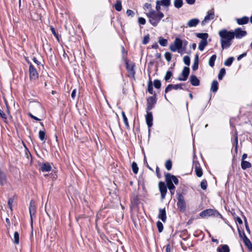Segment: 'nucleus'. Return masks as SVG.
Masks as SVG:
<instances>
[{"instance_id": "1", "label": "nucleus", "mask_w": 252, "mask_h": 252, "mask_svg": "<svg viewBox=\"0 0 252 252\" xmlns=\"http://www.w3.org/2000/svg\"><path fill=\"white\" fill-rule=\"evenodd\" d=\"M220 36V42L222 49L228 48L232 44V40L234 39L232 31L222 29L219 32Z\"/></svg>"}, {"instance_id": "2", "label": "nucleus", "mask_w": 252, "mask_h": 252, "mask_svg": "<svg viewBox=\"0 0 252 252\" xmlns=\"http://www.w3.org/2000/svg\"><path fill=\"white\" fill-rule=\"evenodd\" d=\"M147 16L149 19V22L150 24L154 27H157L164 17V14L162 12L157 13L156 11L152 10L147 13Z\"/></svg>"}, {"instance_id": "3", "label": "nucleus", "mask_w": 252, "mask_h": 252, "mask_svg": "<svg viewBox=\"0 0 252 252\" xmlns=\"http://www.w3.org/2000/svg\"><path fill=\"white\" fill-rule=\"evenodd\" d=\"M126 64V68L128 72V76L131 78L133 79H135V64L133 62H132L129 60H126V61H124Z\"/></svg>"}, {"instance_id": "4", "label": "nucleus", "mask_w": 252, "mask_h": 252, "mask_svg": "<svg viewBox=\"0 0 252 252\" xmlns=\"http://www.w3.org/2000/svg\"><path fill=\"white\" fill-rule=\"evenodd\" d=\"M183 45V40L180 38L176 37L174 43L170 45L169 49L173 52L178 50V53L182 54V52H180V50L182 49Z\"/></svg>"}, {"instance_id": "5", "label": "nucleus", "mask_w": 252, "mask_h": 252, "mask_svg": "<svg viewBox=\"0 0 252 252\" xmlns=\"http://www.w3.org/2000/svg\"><path fill=\"white\" fill-rule=\"evenodd\" d=\"M147 107L146 111H151L155 106L157 102V94L155 93L154 95L146 98Z\"/></svg>"}, {"instance_id": "6", "label": "nucleus", "mask_w": 252, "mask_h": 252, "mask_svg": "<svg viewBox=\"0 0 252 252\" xmlns=\"http://www.w3.org/2000/svg\"><path fill=\"white\" fill-rule=\"evenodd\" d=\"M177 206L178 209L182 212H184L186 210V203L184 197L182 193L177 194Z\"/></svg>"}, {"instance_id": "7", "label": "nucleus", "mask_w": 252, "mask_h": 252, "mask_svg": "<svg viewBox=\"0 0 252 252\" xmlns=\"http://www.w3.org/2000/svg\"><path fill=\"white\" fill-rule=\"evenodd\" d=\"M189 72L190 68L188 66H185L181 75L178 77V80L181 81H186L188 78Z\"/></svg>"}, {"instance_id": "8", "label": "nucleus", "mask_w": 252, "mask_h": 252, "mask_svg": "<svg viewBox=\"0 0 252 252\" xmlns=\"http://www.w3.org/2000/svg\"><path fill=\"white\" fill-rule=\"evenodd\" d=\"M29 77L31 81L36 80L39 77L36 69L33 64H31L29 66Z\"/></svg>"}, {"instance_id": "9", "label": "nucleus", "mask_w": 252, "mask_h": 252, "mask_svg": "<svg viewBox=\"0 0 252 252\" xmlns=\"http://www.w3.org/2000/svg\"><path fill=\"white\" fill-rule=\"evenodd\" d=\"M232 34L234 38L235 37L236 38L240 39L247 34L246 31L242 30L241 28H238L235 29L234 31H232Z\"/></svg>"}, {"instance_id": "10", "label": "nucleus", "mask_w": 252, "mask_h": 252, "mask_svg": "<svg viewBox=\"0 0 252 252\" xmlns=\"http://www.w3.org/2000/svg\"><path fill=\"white\" fill-rule=\"evenodd\" d=\"M159 189L161 194V199H163L165 198L167 190V185L163 182H159L158 183Z\"/></svg>"}, {"instance_id": "11", "label": "nucleus", "mask_w": 252, "mask_h": 252, "mask_svg": "<svg viewBox=\"0 0 252 252\" xmlns=\"http://www.w3.org/2000/svg\"><path fill=\"white\" fill-rule=\"evenodd\" d=\"M29 211L31 217V226H32L33 223V217H35L36 212V207L35 205L34 202L33 200H31L29 206Z\"/></svg>"}, {"instance_id": "12", "label": "nucleus", "mask_w": 252, "mask_h": 252, "mask_svg": "<svg viewBox=\"0 0 252 252\" xmlns=\"http://www.w3.org/2000/svg\"><path fill=\"white\" fill-rule=\"evenodd\" d=\"M8 182L6 174L5 172L0 169V186H5Z\"/></svg>"}, {"instance_id": "13", "label": "nucleus", "mask_w": 252, "mask_h": 252, "mask_svg": "<svg viewBox=\"0 0 252 252\" xmlns=\"http://www.w3.org/2000/svg\"><path fill=\"white\" fill-rule=\"evenodd\" d=\"M139 199L137 196H134L130 200V210H132L138 207Z\"/></svg>"}, {"instance_id": "14", "label": "nucleus", "mask_w": 252, "mask_h": 252, "mask_svg": "<svg viewBox=\"0 0 252 252\" xmlns=\"http://www.w3.org/2000/svg\"><path fill=\"white\" fill-rule=\"evenodd\" d=\"M147 114L145 116L146 124L149 128L153 126V117L152 113L149 111H146Z\"/></svg>"}, {"instance_id": "15", "label": "nucleus", "mask_w": 252, "mask_h": 252, "mask_svg": "<svg viewBox=\"0 0 252 252\" xmlns=\"http://www.w3.org/2000/svg\"><path fill=\"white\" fill-rule=\"evenodd\" d=\"M165 180L168 179L171 182L173 183H174L176 185H177L179 184V180L177 178L173 175H171L169 173H166L165 174Z\"/></svg>"}, {"instance_id": "16", "label": "nucleus", "mask_w": 252, "mask_h": 252, "mask_svg": "<svg viewBox=\"0 0 252 252\" xmlns=\"http://www.w3.org/2000/svg\"><path fill=\"white\" fill-rule=\"evenodd\" d=\"M158 218L160 219L163 222H165L166 220V213L165 208L159 209V213L158 215Z\"/></svg>"}, {"instance_id": "17", "label": "nucleus", "mask_w": 252, "mask_h": 252, "mask_svg": "<svg viewBox=\"0 0 252 252\" xmlns=\"http://www.w3.org/2000/svg\"><path fill=\"white\" fill-rule=\"evenodd\" d=\"M213 212V209H208L204 210L200 213L199 217L204 218L207 217L212 216Z\"/></svg>"}, {"instance_id": "18", "label": "nucleus", "mask_w": 252, "mask_h": 252, "mask_svg": "<svg viewBox=\"0 0 252 252\" xmlns=\"http://www.w3.org/2000/svg\"><path fill=\"white\" fill-rule=\"evenodd\" d=\"M193 164L196 176L198 177H201L202 176L203 172L202 169L198 166L199 164V162L198 161H194L193 162Z\"/></svg>"}, {"instance_id": "19", "label": "nucleus", "mask_w": 252, "mask_h": 252, "mask_svg": "<svg viewBox=\"0 0 252 252\" xmlns=\"http://www.w3.org/2000/svg\"><path fill=\"white\" fill-rule=\"evenodd\" d=\"M189 81L190 84L193 86H198L200 85L199 79L194 75L190 76Z\"/></svg>"}, {"instance_id": "20", "label": "nucleus", "mask_w": 252, "mask_h": 252, "mask_svg": "<svg viewBox=\"0 0 252 252\" xmlns=\"http://www.w3.org/2000/svg\"><path fill=\"white\" fill-rule=\"evenodd\" d=\"M217 252H230L229 246L226 244L220 245L217 249Z\"/></svg>"}, {"instance_id": "21", "label": "nucleus", "mask_w": 252, "mask_h": 252, "mask_svg": "<svg viewBox=\"0 0 252 252\" xmlns=\"http://www.w3.org/2000/svg\"><path fill=\"white\" fill-rule=\"evenodd\" d=\"M249 18L247 16H244L241 18H237V23L239 25H243L248 23Z\"/></svg>"}, {"instance_id": "22", "label": "nucleus", "mask_w": 252, "mask_h": 252, "mask_svg": "<svg viewBox=\"0 0 252 252\" xmlns=\"http://www.w3.org/2000/svg\"><path fill=\"white\" fill-rule=\"evenodd\" d=\"M198 64H199V56L198 54H196L195 55L194 62L193 65L192 66V68L193 71H196L198 68Z\"/></svg>"}, {"instance_id": "23", "label": "nucleus", "mask_w": 252, "mask_h": 252, "mask_svg": "<svg viewBox=\"0 0 252 252\" xmlns=\"http://www.w3.org/2000/svg\"><path fill=\"white\" fill-rule=\"evenodd\" d=\"M199 23V20L197 18H193L190 20L187 24L189 27H193L196 26Z\"/></svg>"}, {"instance_id": "24", "label": "nucleus", "mask_w": 252, "mask_h": 252, "mask_svg": "<svg viewBox=\"0 0 252 252\" xmlns=\"http://www.w3.org/2000/svg\"><path fill=\"white\" fill-rule=\"evenodd\" d=\"M149 80L148 83L147 91L149 94L154 95V90H153V82L152 81L151 78L150 74H149Z\"/></svg>"}, {"instance_id": "25", "label": "nucleus", "mask_w": 252, "mask_h": 252, "mask_svg": "<svg viewBox=\"0 0 252 252\" xmlns=\"http://www.w3.org/2000/svg\"><path fill=\"white\" fill-rule=\"evenodd\" d=\"M41 168L42 172H48L52 169L51 165L48 162L42 163Z\"/></svg>"}, {"instance_id": "26", "label": "nucleus", "mask_w": 252, "mask_h": 252, "mask_svg": "<svg viewBox=\"0 0 252 252\" xmlns=\"http://www.w3.org/2000/svg\"><path fill=\"white\" fill-rule=\"evenodd\" d=\"M219 89V83L216 80H214L213 81L211 87V91L213 93H216L217 92Z\"/></svg>"}, {"instance_id": "27", "label": "nucleus", "mask_w": 252, "mask_h": 252, "mask_svg": "<svg viewBox=\"0 0 252 252\" xmlns=\"http://www.w3.org/2000/svg\"><path fill=\"white\" fill-rule=\"evenodd\" d=\"M196 36L199 38L201 39V41H207V38L209 37V34L206 33H196Z\"/></svg>"}, {"instance_id": "28", "label": "nucleus", "mask_w": 252, "mask_h": 252, "mask_svg": "<svg viewBox=\"0 0 252 252\" xmlns=\"http://www.w3.org/2000/svg\"><path fill=\"white\" fill-rule=\"evenodd\" d=\"M241 166L243 170H246L247 168H251L252 167V164L246 160H241Z\"/></svg>"}, {"instance_id": "29", "label": "nucleus", "mask_w": 252, "mask_h": 252, "mask_svg": "<svg viewBox=\"0 0 252 252\" xmlns=\"http://www.w3.org/2000/svg\"><path fill=\"white\" fill-rule=\"evenodd\" d=\"M122 49V59L123 61H126L127 59V51L126 50L125 47L123 45L121 46Z\"/></svg>"}, {"instance_id": "30", "label": "nucleus", "mask_w": 252, "mask_h": 252, "mask_svg": "<svg viewBox=\"0 0 252 252\" xmlns=\"http://www.w3.org/2000/svg\"><path fill=\"white\" fill-rule=\"evenodd\" d=\"M215 17V13L214 9H212L210 11L207 12V15L205 17V20H209L213 19Z\"/></svg>"}, {"instance_id": "31", "label": "nucleus", "mask_w": 252, "mask_h": 252, "mask_svg": "<svg viewBox=\"0 0 252 252\" xmlns=\"http://www.w3.org/2000/svg\"><path fill=\"white\" fill-rule=\"evenodd\" d=\"M167 187L168 188L169 190H174L175 187L174 185L168 179L165 180Z\"/></svg>"}, {"instance_id": "32", "label": "nucleus", "mask_w": 252, "mask_h": 252, "mask_svg": "<svg viewBox=\"0 0 252 252\" xmlns=\"http://www.w3.org/2000/svg\"><path fill=\"white\" fill-rule=\"evenodd\" d=\"M217 56L216 54L213 55L209 60V65L211 67H214L215 65V62L216 60Z\"/></svg>"}, {"instance_id": "33", "label": "nucleus", "mask_w": 252, "mask_h": 252, "mask_svg": "<svg viewBox=\"0 0 252 252\" xmlns=\"http://www.w3.org/2000/svg\"><path fill=\"white\" fill-rule=\"evenodd\" d=\"M208 45L207 41H200L199 43L198 49L200 51H202L204 50L205 47Z\"/></svg>"}, {"instance_id": "34", "label": "nucleus", "mask_w": 252, "mask_h": 252, "mask_svg": "<svg viewBox=\"0 0 252 252\" xmlns=\"http://www.w3.org/2000/svg\"><path fill=\"white\" fill-rule=\"evenodd\" d=\"M167 40L163 38L161 36L159 37L158 38V43L162 46H166L167 45Z\"/></svg>"}, {"instance_id": "35", "label": "nucleus", "mask_w": 252, "mask_h": 252, "mask_svg": "<svg viewBox=\"0 0 252 252\" xmlns=\"http://www.w3.org/2000/svg\"><path fill=\"white\" fill-rule=\"evenodd\" d=\"M243 240L245 246L249 249V250L252 248V244L250 239L248 237H245V239H243Z\"/></svg>"}, {"instance_id": "36", "label": "nucleus", "mask_w": 252, "mask_h": 252, "mask_svg": "<svg viewBox=\"0 0 252 252\" xmlns=\"http://www.w3.org/2000/svg\"><path fill=\"white\" fill-rule=\"evenodd\" d=\"M114 7L117 11H121L122 9V2L120 0L117 1L114 5Z\"/></svg>"}, {"instance_id": "37", "label": "nucleus", "mask_w": 252, "mask_h": 252, "mask_svg": "<svg viewBox=\"0 0 252 252\" xmlns=\"http://www.w3.org/2000/svg\"><path fill=\"white\" fill-rule=\"evenodd\" d=\"M234 60V58L233 57H230L225 61L224 64L226 66H230L232 64Z\"/></svg>"}, {"instance_id": "38", "label": "nucleus", "mask_w": 252, "mask_h": 252, "mask_svg": "<svg viewBox=\"0 0 252 252\" xmlns=\"http://www.w3.org/2000/svg\"><path fill=\"white\" fill-rule=\"evenodd\" d=\"M183 5V0H174V5L177 8H181Z\"/></svg>"}, {"instance_id": "39", "label": "nucleus", "mask_w": 252, "mask_h": 252, "mask_svg": "<svg viewBox=\"0 0 252 252\" xmlns=\"http://www.w3.org/2000/svg\"><path fill=\"white\" fill-rule=\"evenodd\" d=\"M226 73V70L224 68H221L218 74V79L219 80H221Z\"/></svg>"}, {"instance_id": "40", "label": "nucleus", "mask_w": 252, "mask_h": 252, "mask_svg": "<svg viewBox=\"0 0 252 252\" xmlns=\"http://www.w3.org/2000/svg\"><path fill=\"white\" fill-rule=\"evenodd\" d=\"M159 3L164 7H169L171 5V0H160Z\"/></svg>"}, {"instance_id": "41", "label": "nucleus", "mask_w": 252, "mask_h": 252, "mask_svg": "<svg viewBox=\"0 0 252 252\" xmlns=\"http://www.w3.org/2000/svg\"><path fill=\"white\" fill-rule=\"evenodd\" d=\"M122 115L124 122L125 124V126H126V128H128L129 126V125H128V120H127V118L124 111L122 112Z\"/></svg>"}, {"instance_id": "42", "label": "nucleus", "mask_w": 252, "mask_h": 252, "mask_svg": "<svg viewBox=\"0 0 252 252\" xmlns=\"http://www.w3.org/2000/svg\"><path fill=\"white\" fill-rule=\"evenodd\" d=\"M131 167L133 172L135 174H137L139 168L137 163L135 161L132 163Z\"/></svg>"}, {"instance_id": "43", "label": "nucleus", "mask_w": 252, "mask_h": 252, "mask_svg": "<svg viewBox=\"0 0 252 252\" xmlns=\"http://www.w3.org/2000/svg\"><path fill=\"white\" fill-rule=\"evenodd\" d=\"M153 84L156 89H159L161 88V82L158 79L155 80Z\"/></svg>"}, {"instance_id": "44", "label": "nucleus", "mask_w": 252, "mask_h": 252, "mask_svg": "<svg viewBox=\"0 0 252 252\" xmlns=\"http://www.w3.org/2000/svg\"><path fill=\"white\" fill-rule=\"evenodd\" d=\"M13 242L17 245L19 244V234L17 231H15L14 233Z\"/></svg>"}, {"instance_id": "45", "label": "nucleus", "mask_w": 252, "mask_h": 252, "mask_svg": "<svg viewBox=\"0 0 252 252\" xmlns=\"http://www.w3.org/2000/svg\"><path fill=\"white\" fill-rule=\"evenodd\" d=\"M50 30L51 31V32H52V34L55 36L56 39L58 41H59V39H60V37H61V36L58 34V33H57L56 32L53 26H51L50 27Z\"/></svg>"}, {"instance_id": "46", "label": "nucleus", "mask_w": 252, "mask_h": 252, "mask_svg": "<svg viewBox=\"0 0 252 252\" xmlns=\"http://www.w3.org/2000/svg\"><path fill=\"white\" fill-rule=\"evenodd\" d=\"M216 218H220L223 220H224V219L223 218L222 215L217 210L213 209V212H212V216Z\"/></svg>"}, {"instance_id": "47", "label": "nucleus", "mask_w": 252, "mask_h": 252, "mask_svg": "<svg viewBox=\"0 0 252 252\" xmlns=\"http://www.w3.org/2000/svg\"><path fill=\"white\" fill-rule=\"evenodd\" d=\"M165 166L167 170H170L172 166V161L170 159L167 160L165 162Z\"/></svg>"}, {"instance_id": "48", "label": "nucleus", "mask_w": 252, "mask_h": 252, "mask_svg": "<svg viewBox=\"0 0 252 252\" xmlns=\"http://www.w3.org/2000/svg\"><path fill=\"white\" fill-rule=\"evenodd\" d=\"M39 138L41 141H44L45 138V132L44 130H40L39 131Z\"/></svg>"}, {"instance_id": "49", "label": "nucleus", "mask_w": 252, "mask_h": 252, "mask_svg": "<svg viewBox=\"0 0 252 252\" xmlns=\"http://www.w3.org/2000/svg\"><path fill=\"white\" fill-rule=\"evenodd\" d=\"M157 226L159 232H161L163 229V225L161 222L158 221L157 222Z\"/></svg>"}, {"instance_id": "50", "label": "nucleus", "mask_w": 252, "mask_h": 252, "mask_svg": "<svg viewBox=\"0 0 252 252\" xmlns=\"http://www.w3.org/2000/svg\"><path fill=\"white\" fill-rule=\"evenodd\" d=\"M183 62L185 64L189 66L190 63V59L189 56H185L183 58Z\"/></svg>"}, {"instance_id": "51", "label": "nucleus", "mask_w": 252, "mask_h": 252, "mask_svg": "<svg viewBox=\"0 0 252 252\" xmlns=\"http://www.w3.org/2000/svg\"><path fill=\"white\" fill-rule=\"evenodd\" d=\"M150 40V34L148 33L147 35L144 36L143 39L142 40V44L144 45H146L148 44Z\"/></svg>"}, {"instance_id": "52", "label": "nucleus", "mask_w": 252, "mask_h": 252, "mask_svg": "<svg viewBox=\"0 0 252 252\" xmlns=\"http://www.w3.org/2000/svg\"><path fill=\"white\" fill-rule=\"evenodd\" d=\"M200 187L203 190H205L207 189V182L205 179H203V180H202L200 184Z\"/></svg>"}, {"instance_id": "53", "label": "nucleus", "mask_w": 252, "mask_h": 252, "mask_svg": "<svg viewBox=\"0 0 252 252\" xmlns=\"http://www.w3.org/2000/svg\"><path fill=\"white\" fill-rule=\"evenodd\" d=\"M172 76V72L169 70H168L166 73V74L164 76V79L166 81H167L171 78Z\"/></svg>"}, {"instance_id": "54", "label": "nucleus", "mask_w": 252, "mask_h": 252, "mask_svg": "<svg viewBox=\"0 0 252 252\" xmlns=\"http://www.w3.org/2000/svg\"><path fill=\"white\" fill-rule=\"evenodd\" d=\"M165 58L167 62H170L171 60L172 54L170 52H166L164 54Z\"/></svg>"}, {"instance_id": "55", "label": "nucleus", "mask_w": 252, "mask_h": 252, "mask_svg": "<svg viewBox=\"0 0 252 252\" xmlns=\"http://www.w3.org/2000/svg\"><path fill=\"white\" fill-rule=\"evenodd\" d=\"M238 231L239 237L241 238H242L243 240V239H245V237H247V236L246 235L244 231L243 230L242 231H241L239 227H238Z\"/></svg>"}, {"instance_id": "56", "label": "nucleus", "mask_w": 252, "mask_h": 252, "mask_svg": "<svg viewBox=\"0 0 252 252\" xmlns=\"http://www.w3.org/2000/svg\"><path fill=\"white\" fill-rule=\"evenodd\" d=\"M161 4L159 3V0H157L156 1V12L157 13H159V12H161L160 11V9H161V7H160V6H161Z\"/></svg>"}, {"instance_id": "57", "label": "nucleus", "mask_w": 252, "mask_h": 252, "mask_svg": "<svg viewBox=\"0 0 252 252\" xmlns=\"http://www.w3.org/2000/svg\"><path fill=\"white\" fill-rule=\"evenodd\" d=\"M172 89H174L173 87V84H169L165 89V93L167 94L168 92L172 90Z\"/></svg>"}, {"instance_id": "58", "label": "nucleus", "mask_w": 252, "mask_h": 252, "mask_svg": "<svg viewBox=\"0 0 252 252\" xmlns=\"http://www.w3.org/2000/svg\"><path fill=\"white\" fill-rule=\"evenodd\" d=\"M185 84L181 83V84L173 85V87L174 88L175 90H177V89H182L183 90V86H185Z\"/></svg>"}, {"instance_id": "59", "label": "nucleus", "mask_w": 252, "mask_h": 252, "mask_svg": "<svg viewBox=\"0 0 252 252\" xmlns=\"http://www.w3.org/2000/svg\"><path fill=\"white\" fill-rule=\"evenodd\" d=\"M14 202V199L12 197L11 198H9L8 200V207L9 208L12 210V204H13V203Z\"/></svg>"}, {"instance_id": "60", "label": "nucleus", "mask_w": 252, "mask_h": 252, "mask_svg": "<svg viewBox=\"0 0 252 252\" xmlns=\"http://www.w3.org/2000/svg\"><path fill=\"white\" fill-rule=\"evenodd\" d=\"M28 115L32 119H33L36 121H41V119H39L38 118L36 117V116L32 115L31 113L29 112L28 113Z\"/></svg>"}, {"instance_id": "61", "label": "nucleus", "mask_w": 252, "mask_h": 252, "mask_svg": "<svg viewBox=\"0 0 252 252\" xmlns=\"http://www.w3.org/2000/svg\"><path fill=\"white\" fill-rule=\"evenodd\" d=\"M138 23L140 25H144L146 24V20L143 17H139L138 18Z\"/></svg>"}, {"instance_id": "62", "label": "nucleus", "mask_w": 252, "mask_h": 252, "mask_svg": "<svg viewBox=\"0 0 252 252\" xmlns=\"http://www.w3.org/2000/svg\"><path fill=\"white\" fill-rule=\"evenodd\" d=\"M127 15L128 16H131V17H133L134 15V12L130 10V9H127V11H126V12Z\"/></svg>"}, {"instance_id": "63", "label": "nucleus", "mask_w": 252, "mask_h": 252, "mask_svg": "<svg viewBox=\"0 0 252 252\" xmlns=\"http://www.w3.org/2000/svg\"><path fill=\"white\" fill-rule=\"evenodd\" d=\"M156 174H157L158 178L159 179L160 178L161 176V174L160 172L159 168L158 166H157V167H156Z\"/></svg>"}, {"instance_id": "64", "label": "nucleus", "mask_w": 252, "mask_h": 252, "mask_svg": "<svg viewBox=\"0 0 252 252\" xmlns=\"http://www.w3.org/2000/svg\"><path fill=\"white\" fill-rule=\"evenodd\" d=\"M247 53L245 52V53H243V54L240 55L237 57V60L238 61L241 60L243 58L246 57L247 56Z\"/></svg>"}]
</instances>
